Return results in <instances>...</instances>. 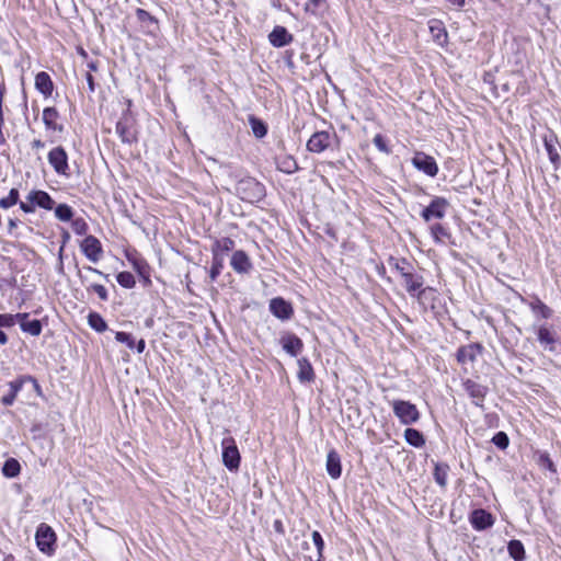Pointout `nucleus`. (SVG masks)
<instances>
[{
    "label": "nucleus",
    "mask_w": 561,
    "mask_h": 561,
    "mask_svg": "<svg viewBox=\"0 0 561 561\" xmlns=\"http://www.w3.org/2000/svg\"><path fill=\"white\" fill-rule=\"evenodd\" d=\"M234 190L242 201L249 203L259 202L265 195L264 186L251 176L238 180Z\"/></svg>",
    "instance_id": "1"
},
{
    "label": "nucleus",
    "mask_w": 561,
    "mask_h": 561,
    "mask_svg": "<svg viewBox=\"0 0 561 561\" xmlns=\"http://www.w3.org/2000/svg\"><path fill=\"white\" fill-rule=\"evenodd\" d=\"M402 284L411 297H415L420 302H423L430 296L434 295L432 287H423L424 278L420 274L412 271L409 274H403Z\"/></svg>",
    "instance_id": "2"
},
{
    "label": "nucleus",
    "mask_w": 561,
    "mask_h": 561,
    "mask_svg": "<svg viewBox=\"0 0 561 561\" xmlns=\"http://www.w3.org/2000/svg\"><path fill=\"white\" fill-rule=\"evenodd\" d=\"M127 106H131V101H127ZM116 133L122 141L131 144L137 140L136 118L130 108H127L116 124Z\"/></svg>",
    "instance_id": "3"
},
{
    "label": "nucleus",
    "mask_w": 561,
    "mask_h": 561,
    "mask_svg": "<svg viewBox=\"0 0 561 561\" xmlns=\"http://www.w3.org/2000/svg\"><path fill=\"white\" fill-rule=\"evenodd\" d=\"M391 407L394 415L403 425H411L420 420V412L416 405L410 401L393 400Z\"/></svg>",
    "instance_id": "4"
},
{
    "label": "nucleus",
    "mask_w": 561,
    "mask_h": 561,
    "mask_svg": "<svg viewBox=\"0 0 561 561\" xmlns=\"http://www.w3.org/2000/svg\"><path fill=\"white\" fill-rule=\"evenodd\" d=\"M35 540L38 549L48 556L55 551L56 534L47 524H41L35 534Z\"/></svg>",
    "instance_id": "5"
},
{
    "label": "nucleus",
    "mask_w": 561,
    "mask_h": 561,
    "mask_svg": "<svg viewBox=\"0 0 561 561\" xmlns=\"http://www.w3.org/2000/svg\"><path fill=\"white\" fill-rule=\"evenodd\" d=\"M222 462L229 471H237L240 466V453L232 437H226L221 442Z\"/></svg>",
    "instance_id": "6"
},
{
    "label": "nucleus",
    "mask_w": 561,
    "mask_h": 561,
    "mask_svg": "<svg viewBox=\"0 0 561 561\" xmlns=\"http://www.w3.org/2000/svg\"><path fill=\"white\" fill-rule=\"evenodd\" d=\"M335 135L329 131L314 133L307 142V149L313 153H321L332 147Z\"/></svg>",
    "instance_id": "7"
},
{
    "label": "nucleus",
    "mask_w": 561,
    "mask_h": 561,
    "mask_svg": "<svg viewBox=\"0 0 561 561\" xmlns=\"http://www.w3.org/2000/svg\"><path fill=\"white\" fill-rule=\"evenodd\" d=\"M80 249L84 256L92 263H98L103 255V248L100 240L94 236H87L80 242Z\"/></svg>",
    "instance_id": "8"
},
{
    "label": "nucleus",
    "mask_w": 561,
    "mask_h": 561,
    "mask_svg": "<svg viewBox=\"0 0 561 561\" xmlns=\"http://www.w3.org/2000/svg\"><path fill=\"white\" fill-rule=\"evenodd\" d=\"M48 162L58 174H68V154L61 146L55 147L49 151Z\"/></svg>",
    "instance_id": "9"
},
{
    "label": "nucleus",
    "mask_w": 561,
    "mask_h": 561,
    "mask_svg": "<svg viewBox=\"0 0 561 561\" xmlns=\"http://www.w3.org/2000/svg\"><path fill=\"white\" fill-rule=\"evenodd\" d=\"M448 202L444 197H435L431 204L422 211V217L425 221L432 219H442L447 210Z\"/></svg>",
    "instance_id": "10"
},
{
    "label": "nucleus",
    "mask_w": 561,
    "mask_h": 561,
    "mask_svg": "<svg viewBox=\"0 0 561 561\" xmlns=\"http://www.w3.org/2000/svg\"><path fill=\"white\" fill-rule=\"evenodd\" d=\"M412 164L428 176H435L438 173V167L434 158L423 152L415 153Z\"/></svg>",
    "instance_id": "11"
},
{
    "label": "nucleus",
    "mask_w": 561,
    "mask_h": 561,
    "mask_svg": "<svg viewBox=\"0 0 561 561\" xmlns=\"http://www.w3.org/2000/svg\"><path fill=\"white\" fill-rule=\"evenodd\" d=\"M463 388L477 407H481L488 392V388L471 379L463 381Z\"/></svg>",
    "instance_id": "12"
},
{
    "label": "nucleus",
    "mask_w": 561,
    "mask_h": 561,
    "mask_svg": "<svg viewBox=\"0 0 561 561\" xmlns=\"http://www.w3.org/2000/svg\"><path fill=\"white\" fill-rule=\"evenodd\" d=\"M270 310L276 318L282 320H288L293 314L291 305L280 297L271 300Z\"/></svg>",
    "instance_id": "13"
},
{
    "label": "nucleus",
    "mask_w": 561,
    "mask_h": 561,
    "mask_svg": "<svg viewBox=\"0 0 561 561\" xmlns=\"http://www.w3.org/2000/svg\"><path fill=\"white\" fill-rule=\"evenodd\" d=\"M470 523L474 529L484 530L493 525L494 519L489 512L479 508L471 513Z\"/></svg>",
    "instance_id": "14"
},
{
    "label": "nucleus",
    "mask_w": 561,
    "mask_h": 561,
    "mask_svg": "<svg viewBox=\"0 0 561 561\" xmlns=\"http://www.w3.org/2000/svg\"><path fill=\"white\" fill-rule=\"evenodd\" d=\"M268 39L274 47H284L290 44L294 37L286 27L277 25L270 33Z\"/></svg>",
    "instance_id": "15"
},
{
    "label": "nucleus",
    "mask_w": 561,
    "mask_h": 561,
    "mask_svg": "<svg viewBox=\"0 0 561 561\" xmlns=\"http://www.w3.org/2000/svg\"><path fill=\"white\" fill-rule=\"evenodd\" d=\"M481 351V345L476 343L461 346L457 351V360L462 365L473 363Z\"/></svg>",
    "instance_id": "16"
},
{
    "label": "nucleus",
    "mask_w": 561,
    "mask_h": 561,
    "mask_svg": "<svg viewBox=\"0 0 561 561\" xmlns=\"http://www.w3.org/2000/svg\"><path fill=\"white\" fill-rule=\"evenodd\" d=\"M27 380H31V376H22L15 380L10 381L8 383L10 391H9V393L4 394L1 398L2 404L7 405V407L12 405L16 399L18 393L21 391V389L23 388V385L25 382H27Z\"/></svg>",
    "instance_id": "17"
},
{
    "label": "nucleus",
    "mask_w": 561,
    "mask_h": 561,
    "mask_svg": "<svg viewBox=\"0 0 561 561\" xmlns=\"http://www.w3.org/2000/svg\"><path fill=\"white\" fill-rule=\"evenodd\" d=\"M26 199L34 204V206H38L46 210H51L55 206L54 199L50 195L44 191H31L26 197Z\"/></svg>",
    "instance_id": "18"
},
{
    "label": "nucleus",
    "mask_w": 561,
    "mask_h": 561,
    "mask_svg": "<svg viewBox=\"0 0 561 561\" xmlns=\"http://www.w3.org/2000/svg\"><path fill=\"white\" fill-rule=\"evenodd\" d=\"M543 145H545V149L548 153L549 160L553 164H556L560 160V149H561V146H560L557 137L552 133L545 135Z\"/></svg>",
    "instance_id": "19"
},
{
    "label": "nucleus",
    "mask_w": 561,
    "mask_h": 561,
    "mask_svg": "<svg viewBox=\"0 0 561 561\" xmlns=\"http://www.w3.org/2000/svg\"><path fill=\"white\" fill-rule=\"evenodd\" d=\"M282 346L290 356H297L304 347L302 341L295 334H286L280 339Z\"/></svg>",
    "instance_id": "20"
},
{
    "label": "nucleus",
    "mask_w": 561,
    "mask_h": 561,
    "mask_svg": "<svg viewBox=\"0 0 561 561\" xmlns=\"http://www.w3.org/2000/svg\"><path fill=\"white\" fill-rule=\"evenodd\" d=\"M327 471L332 479H339L342 473L341 458L336 450L331 449L327 456Z\"/></svg>",
    "instance_id": "21"
},
{
    "label": "nucleus",
    "mask_w": 561,
    "mask_h": 561,
    "mask_svg": "<svg viewBox=\"0 0 561 561\" xmlns=\"http://www.w3.org/2000/svg\"><path fill=\"white\" fill-rule=\"evenodd\" d=\"M230 264L237 273H249L252 268L249 256L243 251H236L232 256Z\"/></svg>",
    "instance_id": "22"
},
{
    "label": "nucleus",
    "mask_w": 561,
    "mask_h": 561,
    "mask_svg": "<svg viewBox=\"0 0 561 561\" xmlns=\"http://www.w3.org/2000/svg\"><path fill=\"white\" fill-rule=\"evenodd\" d=\"M35 88L38 92H41L45 98L51 95L54 90V83L49 77V75L45 71L38 72L35 77Z\"/></svg>",
    "instance_id": "23"
},
{
    "label": "nucleus",
    "mask_w": 561,
    "mask_h": 561,
    "mask_svg": "<svg viewBox=\"0 0 561 561\" xmlns=\"http://www.w3.org/2000/svg\"><path fill=\"white\" fill-rule=\"evenodd\" d=\"M298 364V374L297 377L300 382H310L314 379L313 368L310 362L302 357L297 360Z\"/></svg>",
    "instance_id": "24"
},
{
    "label": "nucleus",
    "mask_w": 561,
    "mask_h": 561,
    "mask_svg": "<svg viewBox=\"0 0 561 561\" xmlns=\"http://www.w3.org/2000/svg\"><path fill=\"white\" fill-rule=\"evenodd\" d=\"M276 165L280 172L291 174L298 170L297 161L294 157L282 154L276 158Z\"/></svg>",
    "instance_id": "25"
},
{
    "label": "nucleus",
    "mask_w": 561,
    "mask_h": 561,
    "mask_svg": "<svg viewBox=\"0 0 561 561\" xmlns=\"http://www.w3.org/2000/svg\"><path fill=\"white\" fill-rule=\"evenodd\" d=\"M430 32L433 38L439 44L443 45L447 41V32L444 27V24L439 20H431L428 22Z\"/></svg>",
    "instance_id": "26"
},
{
    "label": "nucleus",
    "mask_w": 561,
    "mask_h": 561,
    "mask_svg": "<svg viewBox=\"0 0 561 561\" xmlns=\"http://www.w3.org/2000/svg\"><path fill=\"white\" fill-rule=\"evenodd\" d=\"M58 111L55 107H46L43 111V122L47 129L61 131L62 127L58 126Z\"/></svg>",
    "instance_id": "27"
},
{
    "label": "nucleus",
    "mask_w": 561,
    "mask_h": 561,
    "mask_svg": "<svg viewBox=\"0 0 561 561\" xmlns=\"http://www.w3.org/2000/svg\"><path fill=\"white\" fill-rule=\"evenodd\" d=\"M404 438L411 446L414 447H422L425 444V439L422 433L415 428H407L404 431Z\"/></svg>",
    "instance_id": "28"
},
{
    "label": "nucleus",
    "mask_w": 561,
    "mask_h": 561,
    "mask_svg": "<svg viewBox=\"0 0 561 561\" xmlns=\"http://www.w3.org/2000/svg\"><path fill=\"white\" fill-rule=\"evenodd\" d=\"M21 471L20 462L14 459L10 458L5 460L3 467H2V473L7 478H15Z\"/></svg>",
    "instance_id": "29"
},
{
    "label": "nucleus",
    "mask_w": 561,
    "mask_h": 561,
    "mask_svg": "<svg viewBox=\"0 0 561 561\" xmlns=\"http://www.w3.org/2000/svg\"><path fill=\"white\" fill-rule=\"evenodd\" d=\"M249 123L252 128V133L256 138H263L267 134V126L263 121L256 118L255 116L249 117Z\"/></svg>",
    "instance_id": "30"
},
{
    "label": "nucleus",
    "mask_w": 561,
    "mask_h": 561,
    "mask_svg": "<svg viewBox=\"0 0 561 561\" xmlns=\"http://www.w3.org/2000/svg\"><path fill=\"white\" fill-rule=\"evenodd\" d=\"M508 553L515 561H522L525 558V549L519 540H511L508 542Z\"/></svg>",
    "instance_id": "31"
},
{
    "label": "nucleus",
    "mask_w": 561,
    "mask_h": 561,
    "mask_svg": "<svg viewBox=\"0 0 561 561\" xmlns=\"http://www.w3.org/2000/svg\"><path fill=\"white\" fill-rule=\"evenodd\" d=\"M88 323L96 332H104L107 328L105 320L96 312H91L88 316Z\"/></svg>",
    "instance_id": "32"
},
{
    "label": "nucleus",
    "mask_w": 561,
    "mask_h": 561,
    "mask_svg": "<svg viewBox=\"0 0 561 561\" xmlns=\"http://www.w3.org/2000/svg\"><path fill=\"white\" fill-rule=\"evenodd\" d=\"M538 341L540 342V344H542L545 346H549V350H551V351L553 350L556 339L549 329H547L545 327L539 328Z\"/></svg>",
    "instance_id": "33"
},
{
    "label": "nucleus",
    "mask_w": 561,
    "mask_h": 561,
    "mask_svg": "<svg viewBox=\"0 0 561 561\" xmlns=\"http://www.w3.org/2000/svg\"><path fill=\"white\" fill-rule=\"evenodd\" d=\"M447 476H448V466L443 463H437L434 469V479L437 484L442 488H445L447 484Z\"/></svg>",
    "instance_id": "34"
},
{
    "label": "nucleus",
    "mask_w": 561,
    "mask_h": 561,
    "mask_svg": "<svg viewBox=\"0 0 561 561\" xmlns=\"http://www.w3.org/2000/svg\"><path fill=\"white\" fill-rule=\"evenodd\" d=\"M55 216L60 220V221H69L72 219L73 217V210L72 208L67 205V204H59L56 208H55Z\"/></svg>",
    "instance_id": "35"
},
{
    "label": "nucleus",
    "mask_w": 561,
    "mask_h": 561,
    "mask_svg": "<svg viewBox=\"0 0 561 561\" xmlns=\"http://www.w3.org/2000/svg\"><path fill=\"white\" fill-rule=\"evenodd\" d=\"M431 233L436 243H444L446 238H449V233L445 227L440 224H435L431 227Z\"/></svg>",
    "instance_id": "36"
},
{
    "label": "nucleus",
    "mask_w": 561,
    "mask_h": 561,
    "mask_svg": "<svg viewBox=\"0 0 561 561\" xmlns=\"http://www.w3.org/2000/svg\"><path fill=\"white\" fill-rule=\"evenodd\" d=\"M21 329H22V331L27 332L33 336H37L42 332V323L39 320L22 322Z\"/></svg>",
    "instance_id": "37"
},
{
    "label": "nucleus",
    "mask_w": 561,
    "mask_h": 561,
    "mask_svg": "<svg viewBox=\"0 0 561 561\" xmlns=\"http://www.w3.org/2000/svg\"><path fill=\"white\" fill-rule=\"evenodd\" d=\"M117 283L124 288H133L136 285L134 275L130 272H121L116 276Z\"/></svg>",
    "instance_id": "38"
},
{
    "label": "nucleus",
    "mask_w": 561,
    "mask_h": 561,
    "mask_svg": "<svg viewBox=\"0 0 561 561\" xmlns=\"http://www.w3.org/2000/svg\"><path fill=\"white\" fill-rule=\"evenodd\" d=\"M19 202V191L11 188L9 195L0 199V208L8 209Z\"/></svg>",
    "instance_id": "39"
},
{
    "label": "nucleus",
    "mask_w": 561,
    "mask_h": 561,
    "mask_svg": "<svg viewBox=\"0 0 561 561\" xmlns=\"http://www.w3.org/2000/svg\"><path fill=\"white\" fill-rule=\"evenodd\" d=\"M534 312L539 313L542 318L547 319L551 316V310L539 299L530 304Z\"/></svg>",
    "instance_id": "40"
},
{
    "label": "nucleus",
    "mask_w": 561,
    "mask_h": 561,
    "mask_svg": "<svg viewBox=\"0 0 561 561\" xmlns=\"http://www.w3.org/2000/svg\"><path fill=\"white\" fill-rule=\"evenodd\" d=\"M71 228L76 234L83 236L88 232L89 226L83 218H76L71 222Z\"/></svg>",
    "instance_id": "41"
},
{
    "label": "nucleus",
    "mask_w": 561,
    "mask_h": 561,
    "mask_svg": "<svg viewBox=\"0 0 561 561\" xmlns=\"http://www.w3.org/2000/svg\"><path fill=\"white\" fill-rule=\"evenodd\" d=\"M312 541L318 551V558L316 561H321L323 557L324 541L321 534L318 530L312 533Z\"/></svg>",
    "instance_id": "42"
},
{
    "label": "nucleus",
    "mask_w": 561,
    "mask_h": 561,
    "mask_svg": "<svg viewBox=\"0 0 561 561\" xmlns=\"http://www.w3.org/2000/svg\"><path fill=\"white\" fill-rule=\"evenodd\" d=\"M115 339L117 342L126 344L129 348H135V340L131 334L126 332H116Z\"/></svg>",
    "instance_id": "43"
},
{
    "label": "nucleus",
    "mask_w": 561,
    "mask_h": 561,
    "mask_svg": "<svg viewBox=\"0 0 561 561\" xmlns=\"http://www.w3.org/2000/svg\"><path fill=\"white\" fill-rule=\"evenodd\" d=\"M492 442L495 446H497L501 449H505L510 443L508 437L504 432L496 433L493 436Z\"/></svg>",
    "instance_id": "44"
},
{
    "label": "nucleus",
    "mask_w": 561,
    "mask_h": 561,
    "mask_svg": "<svg viewBox=\"0 0 561 561\" xmlns=\"http://www.w3.org/2000/svg\"><path fill=\"white\" fill-rule=\"evenodd\" d=\"M373 142L379 151L387 153V154L390 153V148L388 147L387 141L381 134H377L374 137Z\"/></svg>",
    "instance_id": "45"
},
{
    "label": "nucleus",
    "mask_w": 561,
    "mask_h": 561,
    "mask_svg": "<svg viewBox=\"0 0 561 561\" xmlns=\"http://www.w3.org/2000/svg\"><path fill=\"white\" fill-rule=\"evenodd\" d=\"M88 290H93L101 300L106 301L108 299V294L106 288L101 284H91L87 287Z\"/></svg>",
    "instance_id": "46"
},
{
    "label": "nucleus",
    "mask_w": 561,
    "mask_h": 561,
    "mask_svg": "<svg viewBox=\"0 0 561 561\" xmlns=\"http://www.w3.org/2000/svg\"><path fill=\"white\" fill-rule=\"evenodd\" d=\"M394 270L402 278L403 274H409L412 271V266L405 260H402L396 262Z\"/></svg>",
    "instance_id": "47"
},
{
    "label": "nucleus",
    "mask_w": 561,
    "mask_h": 561,
    "mask_svg": "<svg viewBox=\"0 0 561 561\" xmlns=\"http://www.w3.org/2000/svg\"><path fill=\"white\" fill-rule=\"evenodd\" d=\"M15 324L14 314L0 313V328H11Z\"/></svg>",
    "instance_id": "48"
},
{
    "label": "nucleus",
    "mask_w": 561,
    "mask_h": 561,
    "mask_svg": "<svg viewBox=\"0 0 561 561\" xmlns=\"http://www.w3.org/2000/svg\"><path fill=\"white\" fill-rule=\"evenodd\" d=\"M538 462H539V465H540L541 467H543V468H546V469H548V470H550V471H552V472H554V471H556V467H554V465H553L552 460L550 459L549 455H547V454H541V455L539 456V460H538Z\"/></svg>",
    "instance_id": "49"
},
{
    "label": "nucleus",
    "mask_w": 561,
    "mask_h": 561,
    "mask_svg": "<svg viewBox=\"0 0 561 561\" xmlns=\"http://www.w3.org/2000/svg\"><path fill=\"white\" fill-rule=\"evenodd\" d=\"M217 247L221 251H230L234 247V242L229 238H222L221 240L217 241Z\"/></svg>",
    "instance_id": "50"
},
{
    "label": "nucleus",
    "mask_w": 561,
    "mask_h": 561,
    "mask_svg": "<svg viewBox=\"0 0 561 561\" xmlns=\"http://www.w3.org/2000/svg\"><path fill=\"white\" fill-rule=\"evenodd\" d=\"M136 15L141 22H154V19L145 10L137 9Z\"/></svg>",
    "instance_id": "51"
},
{
    "label": "nucleus",
    "mask_w": 561,
    "mask_h": 561,
    "mask_svg": "<svg viewBox=\"0 0 561 561\" xmlns=\"http://www.w3.org/2000/svg\"><path fill=\"white\" fill-rule=\"evenodd\" d=\"M322 2V0H308L306 2L305 10L314 13Z\"/></svg>",
    "instance_id": "52"
},
{
    "label": "nucleus",
    "mask_w": 561,
    "mask_h": 561,
    "mask_svg": "<svg viewBox=\"0 0 561 561\" xmlns=\"http://www.w3.org/2000/svg\"><path fill=\"white\" fill-rule=\"evenodd\" d=\"M20 208L24 211V213H34L35 210V207H34V204H31L28 201L27 203L26 202H20Z\"/></svg>",
    "instance_id": "53"
},
{
    "label": "nucleus",
    "mask_w": 561,
    "mask_h": 561,
    "mask_svg": "<svg viewBox=\"0 0 561 561\" xmlns=\"http://www.w3.org/2000/svg\"><path fill=\"white\" fill-rule=\"evenodd\" d=\"M5 92V87L3 83H0V121L2 119V99Z\"/></svg>",
    "instance_id": "54"
},
{
    "label": "nucleus",
    "mask_w": 561,
    "mask_h": 561,
    "mask_svg": "<svg viewBox=\"0 0 561 561\" xmlns=\"http://www.w3.org/2000/svg\"><path fill=\"white\" fill-rule=\"evenodd\" d=\"M87 271L91 272V273H94V274H98L104 278H107L108 276L106 274H104L102 271L98 270V268H94L92 266H87L84 267Z\"/></svg>",
    "instance_id": "55"
},
{
    "label": "nucleus",
    "mask_w": 561,
    "mask_h": 561,
    "mask_svg": "<svg viewBox=\"0 0 561 561\" xmlns=\"http://www.w3.org/2000/svg\"><path fill=\"white\" fill-rule=\"evenodd\" d=\"M135 347L137 350V352L140 354L145 351V347H146V343L145 341L141 339L137 342V344H135Z\"/></svg>",
    "instance_id": "56"
},
{
    "label": "nucleus",
    "mask_w": 561,
    "mask_h": 561,
    "mask_svg": "<svg viewBox=\"0 0 561 561\" xmlns=\"http://www.w3.org/2000/svg\"><path fill=\"white\" fill-rule=\"evenodd\" d=\"M14 317H15V321H19L21 324L22 322H27L26 319L28 317V313H16V314H14Z\"/></svg>",
    "instance_id": "57"
},
{
    "label": "nucleus",
    "mask_w": 561,
    "mask_h": 561,
    "mask_svg": "<svg viewBox=\"0 0 561 561\" xmlns=\"http://www.w3.org/2000/svg\"><path fill=\"white\" fill-rule=\"evenodd\" d=\"M87 82H88L90 91L93 92L94 91V81H93V77L91 73L87 75Z\"/></svg>",
    "instance_id": "58"
},
{
    "label": "nucleus",
    "mask_w": 561,
    "mask_h": 561,
    "mask_svg": "<svg viewBox=\"0 0 561 561\" xmlns=\"http://www.w3.org/2000/svg\"><path fill=\"white\" fill-rule=\"evenodd\" d=\"M45 145L44 142L41 140V139H34L32 141V148H35V149H41L43 148Z\"/></svg>",
    "instance_id": "59"
},
{
    "label": "nucleus",
    "mask_w": 561,
    "mask_h": 561,
    "mask_svg": "<svg viewBox=\"0 0 561 561\" xmlns=\"http://www.w3.org/2000/svg\"><path fill=\"white\" fill-rule=\"evenodd\" d=\"M274 529L280 534L284 533V528H283V524L280 520H275L274 522Z\"/></svg>",
    "instance_id": "60"
},
{
    "label": "nucleus",
    "mask_w": 561,
    "mask_h": 561,
    "mask_svg": "<svg viewBox=\"0 0 561 561\" xmlns=\"http://www.w3.org/2000/svg\"><path fill=\"white\" fill-rule=\"evenodd\" d=\"M27 382H32L34 385L35 391L39 394L41 393V387L35 378L31 376V380H27Z\"/></svg>",
    "instance_id": "61"
},
{
    "label": "nucleus",
    "mask_w": 561,
    "mask_h": 561,
    "mask_svg": "<svg viewBox=\"0 0 561 561\" xmlns=\"http://www.w3.org/2000/svg\"><path fill=\"white\" fill-rule=\"evenodd\" d=\"M8 343L7 334L0 329V345H4Z\"/></svg>",
    "instance_id": "62"
},
{
    "label": "nucleus",
    "mask_w": 561,
    "mask_h": 561,
    "mask_svg": "<svg viewBox=\"0 0 561 561\" xmlns=\"http://www.w3.org/2000/svg\"><path fill=\"white\" fill-rule=\"evenodd\" d=\"M224 175H230V169L229 168H220V173L217 175V178L219 179L220 176H224Z\"/></svg>",
    "instance_id": "63"
},
{
    "label": "nucleus",
    "mask_w": 561,
    "mask_h": 561,
    "mask_svg": "<svg viewBox=\"0 0 561 561\" xmlns=\"http://www.w3.org/2000/svg\"><path fill=\"white\" fill-rule=\"evenodd\" d=\"M62 245H65L70 240V234L67 230H65L61 234Z\"/></svg>",
    "instance_id": "64"
}]
</instances>
